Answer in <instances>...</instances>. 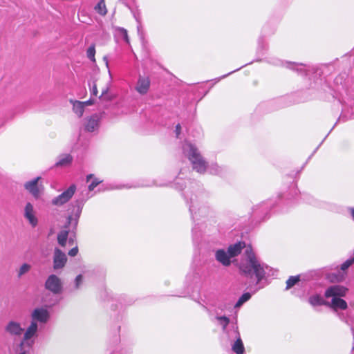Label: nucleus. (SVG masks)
Instances as JSON below:
<instances>
[{"label":"nucleus","instance_id":"c85d7f7f","mask_svg":"<svg viewBox=\"0 0 354 354\" xmlns=\"http://www.w3.org/2000/svg\"><path fill=\"white\" fill-rule=\"evenodd\" d=\"M116 30L118 32V33H120L123 37L125 41L127 44H129V39L128 37L127 30L126 29H124V28H120V27L116 28Z\"/></svg>","mask_w":354,"mask_h":354},{"label":"nucleus","instance_id":"dca6fc26","mask_svg":"<svg viewBox=\"0 0 354 354\" xmlns=\"http://www.w3.org/2000/svg\"><path fill=\"white\" fill-rule=\"evenodd\" d=\"M230 255L223 250H218L216 253V259L218 261L221 263L223 266H228L230 265Z\"/></svg>","mask_w":354,"mask_h":354},{"label":"nucleus","instance_id":"473e14b6","mask_svg":"<svg viewBox=\"0 0 354 354\" xmlns=\"http://www.w3.org/2000/svg\"><path fill=\"white\" fill-rule=\"evenodd\" d=\"M82 281V276L81 274H79L75 278V285L76 287L78 288L80 285V283Z\"/></svg>","mask_w":354,"mask_h":354},{"label":"nucleus","instance_id":"c9c22d12","mask_svg":"<svg viewBox=\"0 0 354 354\" xmlns=\"http://www.w3.org/2000/svg\"><path fill=\"white\" fill-rule=\"evenodd\" d=\"M175 131L176 133V137L178 138L179 135L181 133V126L180 124H176Z\"/></svg>","mask_w":354,"mask_h":354},{"label":"nucleus","instance_id":"1a4fd4ad","mask_svg":"<svg viewBox=\"0 0 354 354\" xmlns=\"http://www.w3.org/2000/svg\"><path fill=\"white\" fill-rule=\"evenodd\" d=\"M150 80L148 77L140 76L136 86V90L141 95H145L150 88Z\"/></svg>","mask_w":354,"mask_h":354},{"label":"nucleus","instance_id":"0eeeda50","mask_svg":"<svg viewBox=\"0 0 354 354\" xmlns=\"http://www.w3.org/2000/svg\"><path fill=\"white\" fill-rule=\"evenodd\" d=\"M351 265L349 261L344 262L339 267H337L336 273L333 274V282H342L347 276V270Z\"/></svg>","mask_w":354,"mask_h":354},{"label":"nucleus","instance_id":"7c9ffc66","mask_svg":"<svg viewBox=\"0 0 354 354\" xmlns=\"http://www.w3.org/2000/svg\"><path fill=\"white\" fill-rule=\"evenodd\" d=\"M102 180H99L97 178H95L91 184L88 185V188L89 191H93L100 183H101Z\"/></svg>","mask_w":354,"mask_h":354},{"label":"nucleus","instance_id":"c756f323","mask_svg":"<svg viewBox=\"0 0 354 354\" xmlns=\"http://www.w3.org/2000/svg\"><path fill=\"white\" fill-rule=\"evenodd\" d=\"M220 324L222 325L223 330H225L230 323V319L225 316L218 317Z\"/></svg>","mask_w":354,"mask_h":354},{"label":"nucleus","instance_id":"a211bd4d","mask_svg":"<svg viewBox=\"0 0 354 354\" xmlns=\"http://www.w3.org/2000/svg\"><path fill=\"white\" fill-rule=\"evenodd\" d=\"M232 349L236 354H243V353L245 351V348H244V346H243L242 339H241L240 337H239L236 339V340L232 345Z\"/></svg>","mask_w":354,"mask_h":354},{"label":"nucleus","instance_id":"ea45409f","mask_svg":"<svg viewBox=\"0 0 354 354\" xmlns=\"http://www.w3.org/2000/svg\"><path fill=\"white\" fill-rule=\"evenodd\" d=\"M19 354H25V352L21 353H19Z\"/></svg>","mask_w":354,"mask_h":354},{"label":"nucleus","instance_id":"58836bf2","mask_svg":"<svg viewBox=\"0 0 354 354\" xmlns=\"http://www.w3.org/2000/svg\"><path fill=\"white\" fill-rule=\"evenodd\" d=\"M73 241L72 239H70V240H69V243H73Z\"/></svg>","mask_w":354,"mask_h":354},{"label":"nucleus","instance_id":"72a5a7b5","mask_svg":"<svg viewBox=\"0 0 354 354\" xmlns=\"http://www.w3.org/2000/svg\"><path fill=\"white\" fill-rule=\"evenodd\" d=\"M91 92H92V94L95 96L97 95L98 90H97V84L96 83L93 84Z\"/></svg>","mask_w":354,"mask_h":354},{"label":"nucleus","instance_id":"4c0bfd02","mask_svg":"<svg viewBox=\"0 0 354 354\" xmlns=\"http://www.w3.org/2000/svg\"><path fill=\"white\" fill-rule=\"evenodd\" d=\"M94 176L93 174H88L87 176H86V181L88 182L91 178H93Z\"/></svg>","mask_w":354,"mask_h":354},{"label":"nucleus","instance_id":"aec40b11","mask_svg":"<svg viewBox=\"0 0 354 354\" xmlns=\"http://www.w3.org/2000/svg\"><path fill=\"white\" fill-rule=\"evenodd\" d=\"M348 289L342 286H333V297H340L346 295Z\"/></svg>","mask_w":354,"mask_h":354},{"label":"nucleus","instance_id":"4be33fe9","mask_svg":"<svg viewBox=\"0 0 354 354\" xmlns=\"http://www.w3.org/2000/svg\"><path fill=\"white\" fill-rule=\"evenodd\" d=\"M68 236V231L67 230H62L61 232H59L57 235V241L61 246H66Z\"/></svg>","mask_w":354,"mask_h":354},{"label":"nucleus","instance_id":"f03ea898","mask_svg":"<svg viewBox=\"0 0 354 354\" xmlns=\"http://www.w3.org/2000/svg\"><path fill=\"white\" fill-rule=\"evenodd\" d=\"M189 152L187 158L192 162L193 169L200 174H203L207 168V163L198 152V149L191 143L187 144Z\"/></svg>","mask_w":354,"mask_h":354},{"label":"nucleus","instance_id":"5701e85b","mask_svg":"<svg viewBox=\"0 0 354 354\" xmlns=\"http://www.w3.org/2000/svg\"><path fill=\"white\" fill-rule=\"evenodd\" d=\"M300 281V276H291L286 281V290L290 289Z\"/></svg>","mask_w":354,"mask_h":354},{"label":"nucleus","instance_id":"2f4dec72","mask_svg":"<svg viewBox=\"0 0 354 354\" xmlns=\"http://www.w3.org/2000/svg\"><path fill=\"white\" fill-rule=\"evenodd\" d=\"M78 253V248L77 246H75L71 250L68 252V255L71 257H75Z\"/></svg>","mask_w":354,"mask_h":354},{"label":"nucleus","instance_id":"2eb2a0df","mask_svg":"<svg viewBox=\"0 0 354 354\" xmlns=\"http://www.w3.org/2000/svg\"><path fill=\"white\" fill-rule=\"evenodd\" d=\"M245 248V243L244 241H239L235 244L231 245L228 247L227 253L230 257L238 256L241 250Z\"/></svg>","mask_w":354,"mask_h":354},{"label":"nucleus","instance_id":"412c9836","mask_svg":"<svg viewBox=\"0 0 354 354\" xmlns=\"http://www.w3.org/2000/svg\"><path fill=\"white\" fill-rule=\"evenodd\" d=\"M73 110L74 111V113L77 115V116L79 118H81L83 114H84V107L83 106V104H82V102L81 101H75L73 102Z\"/></svg>","mask_w":354,"mask_h":354},{"label":"nucleus","instance_id":"20e7f679","mask_svg":"<svg viewBox=\"0 0 354 354\" xmlns=\"http://www.w3.org/2000/svg\"><path fill=\"white\" fill-rule=\"evenodd\" d=\"M45 288L55 295L61 293L62 290L61 279L55 274H50L45 282Z\"/></svg>","mask_w":354,"mask_h":354},{"label":"nucleus","instance_id":"393cba45","mask_svg":"<svg viewBox=\"0 0 354 354\" xmlns=\"http://www.w3.org/2000/svg\"><path fill=\"white\" fill-rule=\"evenodd\" d=\"M95 44H92L89 48L87 49L86 55L87 57L91 59L93 62H95Z\"/></svg>","mask_w":354,"mask_h":354},{"label":"nucleus","instance_id":"bb28decb","mask_svg":"<svg viewBox=\"0 0 354 354\" xmlns=\"http://www.w3.org/2000/svg\"><path fill=\"white\" fill-rule=\"evenodd\" d=\"M309 302L313 306L322 305L324 304V300L319 295H313L309 298Z\"/></svg>","mask_w":354,"mask_h":354},{"label":"nucleus","instance_id":"39448f33","mask_svg":"<svg viewBox=\"0 0 354 354\" xmlns=\"http://www.w3.org/2000/svg\"><path fill=\"white\" fill-rule=\"evenodd\" d=\"M76 190L75 185H71L66 191L55 197L52 201V204L60 206L67 203L74 195Z\"/></svg>","mask_w":354,"mask_h":354},{"label":"nucleus","instance_id":"f257e3e1","mask_svg":"<svg viewBox=\"0 0 354 354\" xmlns=\"http://www.w3.org/2000/svg\"><path fill=\"white\" fill-rule=\"evenodd\" d=\"M245 254L248 257V263L247 264H241L239 269L245 276H251L252 273H253L257 278V283H259L265 278V269L257 260L250 246L245 249Z\"/></svg>","mask_w":354,"mask_h":354},{"label":"nucleus","instance_id":"cd10ccee","mask_svg":"<svg viewBox=\"0 0 354 354\" xmlns=\"http://www.w3.org/2000/svg\"><path fill=\"white\" fill-rule=\"evenodd\" d=\"M30 270V266L28 263H24L18 271V277H21L23 274L28 272Z\"/></svg>","mask_w":354,"mask_h":354},{"label":"nucleus","instance_id":"7ed1b4c3","mask_svg":"<svg viewBox=\"0 0 354 354\" xmlns=\"http://www.w3.org/2000/svg\"><path fill=\"white\" fill-rule=\"evenodd\" d=\"M41 179V178L38 176L24 184V188L26 190H27L36 199L40 197L44 189L43 185L39 183Z\"/></svg>","mask_w":354,"mask_h":354},{"label":"nucleus","instance_id":"f8f14e48","mask_svg":"<svg viewBox=\"0 0 354 354\" xmlns=\"http://www.w3.org/2000/svg\"><path fill=\"white\" fill-rule=\"evenodd\" d=\"M31 316L34 322H46L48 319V312L43 308H36L32 313Z\"/></svg>","mask_w":354,"mask_h":354},{"label":"nucleus","instance_id":"6e6552de","mask_svg":"<svg viewBox=\"0 0 354 354\" xmlns=\"http://www.w3.org/2000/svg\"><path fill=\"white\" fill-rule=\"evenodd\" d=\"M348 308V304L346 301L340 297H333V312L337 313V315L344 322H346V317L343 313H339V310H344Z\"/></svg>","mask_w":354,"mask_h":354},{"label":"nucleus","instance_id":"423d86ee","mask_svg":"<svg viewBox=\"0 0 354 354\" xmlns=\"http://www.w3.org/2000/svg\"><path fill=\"white\" fill-rule=\"evenodd\" d=\"M66 261V254L59 248H55L53 257V268L57 270L64 268Z\"/></svg>","mask_w":354,"mask_h":354},{"label":"nucleus","instance_id":"b1692460","mask_svg":"<svg viewBox=\"0 0 354 354\" xmlns=\"http://www.w3.org/2000/svg\"><path fill=\"white\" fill-rule=\"evenodd\" d=\"M73 158L71 155H66L64 157L61 158L57 163V167H63L69 165L72 162Z\"/></svg>","mask_w":354,"mask_h":354},{"label":"nucleus","instance_id":"4468645a","mask_svg":"<svg viewBox=\"0 0 354 354\" xmlns=\"http://www.w3.org/2000/svg\"><path fill=\"white\" fill-rule=\"evenodd\" d=\"M24 216L28 220L29 223L32 227H35L37 225V218L35 216L33 206L30 203H28L26 205L24 209Z\"/></svg>","mask_w":354,"mask_h":354},{"label":"nucleus","instance_id":"ddd939ff","mask_svg":"<svg viewBox=\"0 0 354 354\" xmlns=\"http://www.w3.org/2000/svg\"><path fill=\"white\" fill-rule=\"evenodd\" d=\"M100 117L97 114L92 115L86 119L85 123V130L88 132H93L98 129Z\"/></svg>","mask_w":354,"mask_h":354},{"label":"nucleus","instance_id":"a878e982","mask_svg":"<svg viewBox=\"0 0 354 354\" xmlns=\"http://www.w3.org/2000/svg\"><path fill=\"white\" fill-rule=\"evenodd\" d=\"M251 298V295L249 292H245L241 295V297L237 301L235 306L236 307H240L242 306L245 302L248 301Z\"/></svg>","mask_w":354,"mask_h":354},{"label":"nucleus","instance_id":"9d476101","mask_svg":"<svg viewBox=\"0 0 354 354\" xmlns=\"http://www.w3.org/2000/svg\"><path fill=\"white\" fill-rule=\"evenodd\" d=\"M98 84L97 86L100 87L101 90V95L99 96V98L104 100V101H111L113 100V96L109 95V91L110 88V83L109 81H106V82H103L101 80H97Z\"/></svg>","mask_w":354,"mask_h":354},{"label":"nucleus","instance_id":"9b49d317","mask_svg":"<svg viewBox=\"0 0 354 354\" xmlns=\"http://www.w3.org/2000/svg\"><path fill=\"white\" fill-rule=\"evenodd\" d=\"M5 330L7 333L13 336H20L24 332V328H21V324L14 321L9 322Z\"/></svg>","mask_w":354,"mask_h":354},{"label":"nucleus","instance_id":"6ab92c4d","mask_svg":"<svg viewBox=\"0 0 354 354\" xmlns=\"http://www.w3.org/2000/svg\"><path fill=\"white\" fill-rule=\"evenodd\" d=\"M94 9L101 16H105L108 12L105 0H100L95 6Z\"/></svg>","mask_w":354,"mask_h":354},{"label":"nucleus","instance_id":"e433bc0d","mask_svg":"<svg viewBox=\"0 0 354 354\" xmlns=\"http://www.w3.org/2000/svg\"><path fill=\"white\" fill-rule=\"evenodd\" d=\"M325 296L326 297H332V286L328 288V289L325 292Z\"/></svg>","mask_w":354,"mask_h":354},{"label":"nucleus","instance_id":"f704fd0d","mask_svg":"<svg viewBox=\"0 0 354 354\" xmlns=\"http://www.w3.org/2000/svg\"><path fill=\"white\" fill-rule=\"evenodd\" d=\"M82 104H83L84 107L85 108L86 106L93 105L94 104V100L90 99L87 101L82 102Z\"/></svg>","mask_w":354,"mask_h":354},{"label":"nucleus","instance_id":"f3484780","mask_svg":"<svg viewBox=\"0 0 354 354\" xmlns=\"http://www.w3.org/2000/svg\"><path fill=\"white\" fill-rule=\"evenodd\" d=\"M37 330V324L35 322L32 321L27 328L24 335V341H26L32 337Z\"/></svg>","mask_w":354,"mask_h":354}]
</instances>
